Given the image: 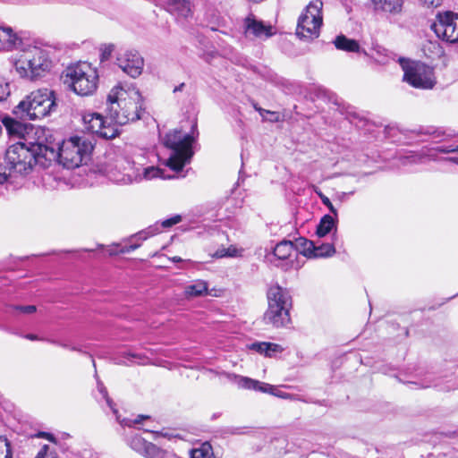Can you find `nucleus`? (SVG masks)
<instances>
[{"instance_id":"53","label":"nucleus","mask_w":458,"mask_h":458,"mask_svg":"<svg viewBox=\"0 0 458 458\" xmlns=\"http://www.w3.org/2000/svg\"><path fill=\"white\" fill-rule=\"evenodd\" d=\"M232 433H233V434H241L242 431H240V428H233L232 429Z\"/></svg>"},{"instance_id":"23","label":"nucleus","mask_w":458,"mask_h":458,"mask_svg":"<svg viewBox=\"0 0 458 458\" xmlns=\"http://www.w3.org/2000/svg\"><path fill=\"white\" fill-rule=\"evenodd\" d=\"M2 123L5 126L8 133L12 136L20 138L25 131L24 125L21 122H18L13 118L4 117L2 119Z\"/></svg>"},{"instance_id":"49","label":"nucleus","mask_w":458,"mask_h":458,"mask_svg":"<svg viewBox=\"0 0 458 458\" xmlns=\"http://www.w3.org/2000/svg\"><path fill=\"white\" fill-rule=\"evenodd\" d=\"M116 363L117 364H124V365H128L129 364L127 360H121V359H117L116 360Z\"/></svg>"},{"instance_id":"8","label":"nucleus","mask_w":458,"mask_h":458,"mask_svg":"<svg viewBox=\"0 0 458 458\" xmlns=\"http://www.w3.org/2000/svg\"><path fill=\"white\" fill-rule=\"evenodd\" d=\"M64 83L78 95L92 94L98 86L97 71L88 63H78L70 65L64 71Z\"/></svg>"},{"instance_id":"5","label":"nucleus","mask_w":458,"mask_h":458,"mask_svg":"<svg viewBox=\"0 0 458 458\" xmlns=\"http://www.w3.org/2000/svg\"><path fill=\"white\" fill-rule=\"evenodd\" d=\"M13 63L17 73L30 80L45 76L52 65L47 52L36 46H28L22 49L15 55Z\"/></svg>"},{"instance_id":"36","label":"nucleus","mask_w":458,"mask_h":458,"mask_svg":"<svg viewBox=\"0 0 458 458\" xmlns=\"http://www.w3.org/2000/svg\"><path fill=\"white\" fill-rule=\"evenodd\" d=\"M140 246V242H134L130 245L123 246L117 250H110V255H114V254H118V253H123V254L130 253V252L135 250L136 249H138Z\"/></svg>"},{"instance_id":"17","label":"nucleus","mask_w":458,"mask_h":458,"mask_svg":"<svg viewBox=\"0 0 458 458\" xmlns=\"http://www.w3.org/2000/svg\"><path fill=\"white\" fill-rule=\"evenodd\" d=\"M163 7L171 14L187 18L191 13V4L188 0H160Z\"/></svg>"},{"instance_id":"28","label":"nucleus","mask_w":458,"mask_h":458,"mask_svg":"<svg viewBox=\"0 0 458 458\" xmlns=\"http://www.w3.org/2000/svg\"><path fill=\"white\" fill-rule=\"evenodd\" d=\"M146 458H172L173 455L152 443H148L142 454Z\"/></svg>"},{"instance_id":"37","label":"nucleus","mask_w":458,"mask_h":458,"mask_svg":"<svg viewBox=\"0 0 458 458\" xmlns=\"http://www.w3.org/2000/svg\"><path fill=\"white\" fill-rule=\"evenodd\" d=\"M181 221H182V216L180 215H174L172 217L162 221L161 226L164 228H170L173 225L179 224Z\"/></svg>"},{"instance_id":"14","label":"nucleus","mask_w":458,"mask_h":458,"mask_svg":"<svg viewBox=\"0 0 458 458\" xmlns=\"http://www.w3.org/2000/svg\"><path fill=\"white\" fill-rule=\"evenodd\" d=\"M244 28L246 35H253L259 38H267L273 35V28L266 25L261 21H258L254 16H248L244 21Z\"/></svg>"},{"instance_id":"20","label":"nucleus","mask_w":458,"mask_h":458,"mask_svg":"<svg viewBox=\"0 0 458 458\" xmlns=\"http://www.w3.org/2000/svg\"><path fill=\"white\" fill-rule=\"evenodd\" d=\"M335 47L345 52L359 53L360 47L355 39L348 38L344 35H339L334 40Z\"/></svg>"},{"instance_id":"39","label":"nucleus","mask_w":458,"mask_h":458,"mask_svg":"<svg viewBox=\"0 0 458 458\" xmlns=\"http://www.w3.org/2000/svg\"><path fill=\"white\" fill-rule=\"evenodd\" d=\"M123 359H126L129 362H133V359L139 360V363H143L145 356L140 353H135L131 352H124L123 355Z\"/></svg>"},{"instance_id":"50","label":"nucleus","mask_w":458,"mask_h":458,"mask_svg":"<svg viewBox=\"0 0 458 458\" xmlns=\"http://www.w3.org/2000/svg\"><path fill=\"white\" fill-rule=\"evenodd\" d=\"M26 338H28L30 340H36L37 336L35 335H27Z\"/></svg>"},{"instance_id":"45","label":"nucleus","mask_w":458,"mask_h":458,"mask_svg":"<svg viewBox=\"0 0 458 458\" xmlns=\"http://www.w3.org/2000/svg\"><path fill=\"white\" fill-rule=\"evenodd\" d=\"M113 51H114L113 45L106 46L102 49L101 59L102 60L108 59L110 57L111 54L113 53Z\"/></svg>"},{"instance_id":"11","label":"nucleus","mask_w":458,"mask_h":458,"mask_svg":"<svg viewBox=\"0 0 458 458\" xmlns=\"http://www.w3.org/2000/svg\"><path fill=\"white\" fill-rule=\"evenodd\" d=\"M109 178L119 184H130L141 180V165L128 157H120L108 172Z\"/></svg>"},{"instance_id":"38","label":"nucleus","mask_w":458,"mask_h":458,"mask_svg":"<svg viewBox=\"0 0 458 458\" xmlns=\"http://www.w3.org/2000/svg\"><path fill=\"white\" fill-rule=\"evenodd\" d=\"M148 416L146 415H139L135 420L131 419H123L120 421L122 426L132 427L135 424L140 423L142 420L148 419Z\"/></svg>"},{"instance_id":"43","label":"nucleus","mask_w":458,"mask_h":458,"mask_svg":"<svg viewBox=\"0 0 458 458\" xmlns=\"http://www.w3.org/2000/svg\"><path fill=\"white\" fill-rule=\"evenodd\" d=\"M48 446L45 445L41 450L38 452L36 458H56L55 454L54 453H47Z\"/></svg>"},{"instance_id":"21","label":"nucleus","mask_w":458,"mask_h":458,"mask_svg":"<svg viewBox=\"0 0 458 458\" xmlns=\"http://www.w3.org/2000/svg\"><path fill=\"white\" fill-rule=\"evenodd\" d=\"M294 251L293 242L284 240L278 242L273 249V255L279 260L288 259Z\"/></svg>"},{"instance_id":"57","label":"nucleus","mask_w":458,"mask_h":458,"mask_svg":"<svg viewBox=\"0 0 458 458\" xmlns=\"http://www.w3.org/2000/svg\"><path fill=\"white\" fill-rule=\"evenodd\" d=\"M71 350H72V351H79V349H77L76 347H72Z\"/></svg>"},{"instance_id":"51","label":"nucleus","mask_w":458,"mask_h":458,"mask_svg":"<svg viewBox=\"0 0 458 458\" xmlns=\"http://www.w3.org/2000/svg\"><path fill=\"white\" fill-rule=\"evenodd\" d=\"M171 259H172L174 262H180V261H182V259H181L180 257H177V256L173 257Z\"/></svg>"},{"instance_id":"19","label":"nucleus","mask_w":458,"mask_h":458,"mask_svg":"<svg viewBox=\"0 0 458 458\" xmlns=\"http://www.w3.org/2000/svg\"><path fill=\"white\" fill-rule=\"evenodd\" d=\"M375 10L389 13H399L402 11L403 0H372Z\"/></svg>"},{"instance_id":"46","label":"nucleus","mask_w":458,"mask_h":458,"mask_svg":"<svg viewBox=\"0 0 458 458\" xmlns=\"http://www.w3.org/2000/svg\"><path fill=\"white\" fill-rule=\"evenodd\" d=\"M267 345L269 346L270 356L272 352H281L283 351V348L279 344L267 343Z\"/></svg>"},{"instance_id":"13","label":"nucleus","mask_w":458,"mask_h":458,"mask_svg":"<svg viewBox=\"0 0 458 458\" xmlns=\"http://www.w3.org/2000/svg\"><path fill=\"white\" fill-rule=\"evenodd\" d=\"M116 64L124 73L135 79L142 73L144 59L137 51L126 50L117 55Z\"/></svg>"},{"instance_id":"15","label":"nucleus","mask_w":458,"mask_h":458,"mask_svg":"<svg viewBox=\"0 0 458 458\" xmlns=\"http://www.w3.org/2000/svg\"><path fill=\"white\" fill-rule=\"evenodd\" d=\"M235 384L240 388L250 389L262 393H268L274 395H278L275 390L276 388L267 383L260 382L247 377L233 375Z\"/></svg>"},{"instance_id":"41","label":"nucleus","mask_w":458,"mask_h":458,"mask_svg":"<svg viewBox=\"0 0 458 458\" xmlns=\"http://www.w3.org/2000/svg\"><path fill=\"white\" fill-rule=\"evenodd\" d=\"M98 389L102 394L103 397L106 399L107 405L111 408L114 413H117V410L114 408L113 401L108 397L106 389L103 386V385L98 386Z\"/></svg>"},{"instance_id":"48","label":"nucleus","mask_w":458,"mask_h":458,"mask_svg":"<svg viewBox=\"0 0 458 458\" xmlns=\"http://www.w3.org/2000/svg\"><path fill=\"white\" fill-rule=\"evenodd\" d=\"M185 84L184 83H181L179 86H176L174 89V92H177V91H182V89L184 88Z\"/></svg>"},{"instance_id":"4","label":"nucleus","mask_w":458,"mask_h":458,"mask_svg":"<svg viewBox=\"0 0 458 458\" xmlns=\"http://www.w3.org/2000/svg\"><path fill=\"white\" fill-rule=\"evenodd\" d=\"M41 141L30 142L29 146L23 142H16L11 145L5 152V161L10 170L19 174H27L34 165L47 167Z\"/></svg>"},{"instance_id":"24","label":"nucleus","mask_w":458,"mask_h":458,"mask_svg":"<svg viewBox=\"0 0 458 458\" xmlns=\"http://www.w3.org/2000/svg\"><path fill=\"white\" fill-rule=\"evenodd\" d=\"M335 253V248L333 243L315 242V250H312L310 258H328Z\"/></svg>"},{"instance_id":"40","label":"nucleus","mask_w":458,"mask_h":458,"mask_svg":"<svg viewBox=\"0 0 458 458\" xmlns=\"http://www.w3.org/2000/svg\"><path fill=\"white\" fill-rule=\"evenodd\" d=\"M319 198L322 201V203L330 210L331 213L334 214V216L336 217L337 216V211L336 209L335 208L334 205L332 204V202L330 201V199L325 196L324 194L322 193H319Z\"/></svg>"},{"instance_id":"10","label":"nucleus","mask_w":458,"mask_h":458,"mask_svg":"<svg viewBox=\"0 0 458 458\" xmlns=\"http://www.w3.org/2000/svg\"><path fill=\"white\" fill-rule=\"evenodd\" d=\"M403 81L414 88L428 89L436 84L433 69L420 62L402 64Z\"/></svg>"},{"instance_id":"35","label":"nucleus","mask_w":458,"mask_h":458,"mask_svg":"<svg viewBox=\"0 0 458 458\" xmlns=\"http://www.w3.org/2000/svg\"><path fill=\"white\" fill-rule=\"evenodd\" d=\"M250 349L256 351L259 353H264L266 356H270L269 346L266 342L254 343L250 345Z\"/></svg>"},{"instance_id":"16","label":"nucleus","mask_w":458,"mask_h":458,"mask_svg":"<svg viewBox=\"0 0 458 458\" xmlns=\"http://www.w3.org/2000/svg\"><path fill=\"white\" fill-rule=\"evenodd\" d=\"M21 38L12 27L0 25V51H12L21 45Z\"/></svg>"},{"instance_id":"7","label":"nucleus","mask_w":458,"mask_h":458,"mask_svg":"<svg viewBox=\"0 0 458 458\" xmlns=\"http://www.w3.org/2000/svg\"><path fill=\"white\" fill-rule=\"evenodd\" d=\"M268 308L263 319L266 324L275 327L287 326L290 321L292 297L286 289L279 285L271 286L267 291Z\"/></svg>"},{"instance_id":"32","label":"nucleus","mask_w":458,"mask_h":458,"mask_svg":"<svg viewBox=\"0 0 458 458\" xmlns=\"http://www.w3.org/2000/svg\"><path fill=\"white\" fill-rule=\"evenodd\" d=\"M159 233V227L157 225H151L149 227H148L147 229L141 231V232H139L138 233H136L135 235H132L131 238H130V241L131 240H137V241H145L147 240L148 237L150 236H153L157 233Z\"/></svg>"},{"instance_id":"31","label":"nucleus","mask_w":458,"mask_h":458,"mask_svg":"<svg viewBox=\"0 0 458 458\" xmlns=\"http://www.w3.org/2000/svg\"><path fill=\"white\" fill-rule=\"evenodd\" d=\"M213 453L209 444H203L199 448L191 451V458H212Z\"/></svg>"},{"instance_id":"27","label":"nucleus","mask_w":458,"mask_h":458,"mask_svg":"<svg viewBox=\"0 0 458 458\" xmlns=\"http://www.w3.org/2000/svg\"><path fill=\"white\" fill-rule=\"evenodd\" d=\"M208 292V284L204 281H197L185 287V295L187 297H197L205 294Z\"/></svg>"},{"instance_id":"9","label":"nucleus","mask_w":458,"mask_h":458,"mask_svg":"<svg viewBox=\"0 0 458 458\" xmlns=\"http://www.w3.org/2000/svg\"><path fill=\"white\" fill-rule=\"evenodd\" d=\"M322 8L321 0L310 2L304 13L300 16L296 28V35L305 40H312L319 36L320 27L322 25Z\"/></svg>"},{"instance_id":"6","label":"nucleus","mask_w":458,"mask_h":458,"mask_svg":"<svg viewBox=\"0 0 458 458\" xmlns=\"http://www.w3.org/2000/svg\"><path fill=\"white\" fill-rule=\"evenodd\" d=\"M56 108L55 92L38 89L26 96L13 110L21 120H37L50 114Z\"/></svg>"},{"instance_id":"52","label":"nucleus","mask_w":458,"mask_h":458,"mask_svg":"<svg viewBox=\"0 0 458 458\" xmlns=\"http://www.w3.org/2000/svg\"><path fill=\"white\" fill-rule=\"evenodd\" d=\"M259 113L261 115H263V113H269L268 111L267 110H264L262 108H258V107H255Z\"/></svg>"},{"instance_id":"18","label":"nucleus","mask_w":458,"mask_h":458,"mask_svg":"<svg viewBox=\"0 0 458 458\" xmlns=\"http://www.w3.org/2000/svg\"><path fill=\"white\" fill-rule=\"evenodd\" d=\"M85 129L94 134H97L102 130L105 122L104 117L98 113H87L82 116Z\"/></svg>"},{"instance_id":"22","label":"nucleus","mask_w":458,"mask_h":458,"mask_svg":"<svg viewBox=\"0 0 458 458\" xmlns=\"http://www.w3.org/2000/svg\"><path fill=\"white\" fill-rule=\"evenodd\" d=\"M333 228H335V220L330 215H325L321 219L319 224L317 225L316 234L322 238L329 233Z\"/></svg>"},{"instance_id":"34","label":"nucleus","mask_w":458,"mask_h":458,"mask_svg":"<svg viewBox=\"0 0 458 458\" xmlns=\"http://www.w3.org/2000/svg\"><path fill=\"white\" fill-rule=\"evenodd\" d=\"M0 458H13V454L8 439L0 435Z\"/></svg>"},{"instance_id":"42","label":"nucleus","mask_w":458,"mask_h":458,"mask_svg":"<svg viewBox=\"0 0 458 458\" xmlns=\"http://www.w3.org/2000/svg\"><path fill=\"white\" fill-rule=\"evenodd\" d=\"M13 309L21 313L24 314H31L37 310L36 306L34 305H27V306H14Z\"/></svg>"},{"instance_id":"26","label":"nucleus","mask_w":458,"mask_h":458,"mask_svg":"<svg viewBox=\"0 0 458 458\" xmlns=\"http://www.w3.org/2000/svg\"><path fill=\"white\" fill-rule=\"evenodd\" d=\"M294 250H298L307 258H310L312 250H315V242L300 237L295 241Z\"/></svg>"},{"instance_id":"3","label":"nucleus","mask_w":458,"mask_h":458,"mask_svg":"<svg viewBox=\"0 0 458 458\" xmlns=\"http://www.w3.org/2000/svg\"><path fill=\"white\" fill-rule=\"evenodd\" d=\"M198 134L196 122L191 126V133H183L182 130L174 129L165 134L163 140L164 145L171 149L165 164L171 170L179 173L186 164L190 163L193 156L192 143Z\"/></svg>"},{"instance_id":"44","label":"nucleus","mask_w":458,"mask_h":458,"mask_svg":"<svg viewBox=\"0 0 458 458\" xmlns=\"http://www.w3.org/2000/svg\"><path fill=\"white\" fill-rule=\"evenodd\" d=\"M443 0H420L423 6L428 8H435L441 5Z\"/></svg>"},{"instance_id":"59","label":"nucleus","mask_w":458,"mask_h":458,"mask_svg":"<svg viewBox=\"0 0 458 458\" xmlns=\"http://www.w3.org/2000/svg\"><path fill=\"white\" fill-rule=\"evenodd\" d=\"M454 152H458V146L455 148Z\"/></svg>"},{"instance_id":"56","label":"nucleus","mask_w":458,"mask_h":458,"mask_svg":"<svg viewBox=\"0 0 458 458\" xmlns=\"http://www.w3.org/2000/svg\"><path fill=\"white\" fill-rule=\"evenodd\" d=\"M60 345H61L62 347H64V348H67V347H68V346H67L66 344H60Z\"/></svg>"},{"instance_id":"30","label":"nucleus","mask_w":458,"mask_h":458,"mask_svg":"<svg viewBox=\"0 0 458 458\" xmlns=\"http://www.w3.org/2000/svg\"><path fill=\"white\" fill-rule=\"evenodd\" d=\"M117 125L115 123H106L105 120L102 130L98 133V135L103 139L111 140L115 138L119 134V130L117 128Z\"/></svg>"},{"instance_id":"55","label":"nucleus","mask_w":458,"mask_h":458,"mask_svg":"<svg viewBox=\"0 0 458 458\" xmlns=\"http://www.w3.org/2000/svg\"><path fill=\"white\" fill-rule=\"evenodd\" d=\"M223 256H232V254H231V253H227V252H226V253H225V254H221V257H223Z\"/></svg>"},{"instance_id":"25","label":"nucleus","mask_w":458,"mask_h":458,"mask_svg":"<svg viewBox=\"0 0 458 458\" xmlns=\"http://www.w3.org/2000/svg\"><path fill=\"white\" fill-rule=\"evenodd\" d=\"M288 442L285 438H276L271 442L270 453L272 458H280L287 453Z\"/></svg>"},{"instance_id":"29","label":"nucleus","mask_w":458,"mask_h":458,"mask_svg":"<svg viewBox=\"0 0 458 458\" xmlns=\"http://www.w3.org/2000/svg\"><path fill=\"white\" fill-rule=\"evenodd\" d=\"M173 179L174 175H165L162 169L156 166L141 167V179L150 180L153 178Z\"/></svg>"},{"instance_id":"54","label":"nucleus","mask_w":458,"mask_h":458,"mask_svg":"<svg viewBox=\"0 0 458 458\" xmlns=\"http://www.w3.org/2000/svg\"><path fill=\"white\" fill-rule=\"evenodd\" d=\"M42 435L47 437V438H49V439L53 438L52 436L50 434H48V433H42Z\"/></svg>"},{"instance_id":"12","label":"nucleus","mask_w":458,"mask_h":458,"mask_svg":"<svg viewBox=\"0 0 458 458\" xmlns=\"http://www.w3.org/2000/svg\"><path fill=\"white\" fill-rule=\"evenodd\" d=\"M431 29L439 38L449 43L458 42V14L450 11L437 13Z\"/></svg>"},{"instance_id":"1","label":"nucleus","mask_w":458,"mask_h":458,"mask_svg":"<svg viewBox=\"0 0 458 458\" xmlns=\"http://www.w3.org/2000/svg\"><path fill=\"white\" fill-rule=\"evenodd\" d=\"M143 99L135 88L114 87L107 96V114L116 124L123 125L140 119Z\"/></svg>"},{"instance_id":"58","label":"nucleus","mask_w":458,"mask_h":458,"mask_svg":"<svg viewBox=\"0 0 458 458\" xmlns=\"http://www.w3.org/2000/svg\"><path fill=\"white\" fill-rule=\"evenodd\" d=\"M456 164H458V157L453 159Z\"/></svg>"},{"instance_id":"47","label":"nucleus","mask_w":458,"mask_h":458,"mask_svg":"<svg viewBox=\"0 0 458 458\" xmlns=\"http://www.w3.org/2000/svg\"><path fill=\"white\" fill-rule=\"evenodd\" d=\"M455 148L452 147H438L437 150L441 153H451L454 152Z\"/></svg>"},{"instance_id":"2","label":"nucleus","mask_w":458,"mask_h":458,"mask_svg":"<svg viewBox=\"0 0 458 458\" xmlns=\"http://www.w3.org/2000/svg\"><path fill=\"white\" fill-rule=\"evenodd\" d=\"M92 148L90 142L77 136L64 140L61 145L59 143L55 146L45 144L43 150L47 167L52 161H58L67 169L79 167Z\"/></svg>"},{"instance_id":"33","label":"nucleus","mask_w":458,"mask_h":458,"mask_svg":"<svg viewBox=\"0 0 458 458\" xmlns=\"http://www.w3.org/2000/svg\"><path fill=\"white\" fill-rule=\"evenodd\" d=\"M148 443L149 442L146 441L144 438L138 435L131 437L129 441L130 446L141 455L143 454Z\"/></svg>"}]
</instances>
